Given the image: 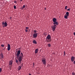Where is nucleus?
I'll list each match as a JSON object with an SVG mask.
<instances>
[{
    "instance_id": "nucleus-25",
    "label": "nucleus",
    "mask_w": 75,
    "mask_h": 75,
    "mask_svg": "<svg viewBox=\"0 0 75 75\" xmlns=\"http://www.w3.org/2000/svg\"><path fill=\"white\" fill-rule=\"evenodd\" d=\"M67 6H66L65 7V10H67Z\"/></svg>"
},
{
    "instance_id": "nucleus-23",
    "label": "nucleus",
    "mask_w": 75,
    "mask_h": 75,
    "mask_svg": "<svg viewBox=\"0 0 75 75\" xmlns=\"http://www.w3.org/2000/svg\"><path fill=\"white\" fill-rule=\"evenodd\" d=\"M14 8H15V9H16V6L14 5Z\"/></svg>"
},
{
    "instance_id": "nucleus-32",
    "label": "nucleus",
    "mask_w": 75,
    "mask_h": 75,
    "mask_svg": "<svg viewBox=\"0 0 75 75\" xmlns=\"http://www.w3.org/2000/svg\"><path fill=\"white\" fill-rule=\"evenodd\" d=\"M33 67H34V65H35V64H34V63H33Z\"/></svg>"
},
{
    "instance_id": "nucleus-14",
    "label": "nucleus",
    "mask_w": 75,
    "mask_h": 75,
    "mask_svg": "<svg viewBox=\"0 0 75 75\" xmlns=\"http://www.w3.org/2000/svg\"><path fill=\"white\" fill-rule=\"evenodd\" d=\"M0 56L3 59L4 58V56H3V53H1L0 54Z\"/></svg>"
},
{
    "instance_id": "nucleus-15",
    "label": "nucleus",
    "mask_w": 75,
    "mask_h": 75,
    "mask_svg": "<svg viewBox=\"0 0 75 75\" xmlns=\"http://www.w3.org/2000/svg\"><path fill=\"white\" fill-rule=\"evenodd\" d=\"M21 69V66H19L18 67V69L19 71H20V69Z\"/></svg>"
},
{
    "instance_id": "nucleus-30",
    "label": "nucleus",
    "mask_w": 75,
    "mask_h": 75,
    "mask_svg": "<svg viewBox=\"0 0 75 75\" xmlns=\"http://www.w3.org/2000/svg\"><path fill=\"white\" fill-rule=\"evenodd\" d=\"M25 32H28V30H27V29H25Z\"/></svg>"
},
{
    "instance_id": "nucleus-10",
    "label": "nucleus",
    "mask_w": 75,
    "mask_h": 75,
    "mask_svg": "<svg viewBox=\"0 0 75 75\" xmlns=\"http://www.w3.org/2000/svg\"><path fill=\"white\" fill-rule=\"evenodd\" d=\"M38 50H39L38 49H36L35 51V54H37V53H38Z\"/></svg>"
},
{
    "instance_id": "nucleus-28",
    "label": "nucleus",
    "mask_w": 75,
    "mask_h": 75,
    "mask_svg": "<svg viewBox=\"0 0 75 75\" xmlns=\"http://www.w3.org/2000/svg\"><path fill=\"white\" fill-rule=\"evenodd\" d=\"M28 28H28V27H26V29L27 30H28Z\"/></svg>"
},
{
    "instance_id": "nucleus-31",
    "label": "nucleus",
    "mask_w": 75,
    "mask_h": 75,
    "mask_svg": "<svg viewBox=\"0 0 75 75\" xmlns=\"http://www.w3.org/2000/svg\"><path fill=\"white\" fill-rule=\"evenodd\" d=\"M70 8H69V9H68L67 10L68 11H70Z\"/></svg>"
},
{
    "instance_id": "nucleus-22",
    "label": "nucleus",
    "mask_w": 75,
    "mask_h": 75,
    "mask_svg": "<svg viewBox=\"0 0 75 75\" xmlns=\"http://www.w3.org/2000/svg\"><path fill=\"white\" fill-rule=\"evenodd\" d=\"M2 71V69L1 68H0V73Z\"/></svg>"
},
{
    "instance_id": "nucleus-27",
    "label": "nucleus",
    "mask_w": 75,
    "mask_h": 75,
    "mask_svg": "<svg viewBox=\"0 0 75 75\" xmlns=\"http://www.w3.org/2000/svg\"><path fill=\"white\" fill-rule=\"evenodd\" d=\"M66 55V53H65V51L64 52V55Z\"/></svg>"
},
{
    "instance_id": "nucleus-36",
    "label": "nucleus",
    "mask_w": 75,
    "mask_h": 75,
    "mask_svg": "<svg viewBox=\"0 0 75 75\" xmlns=\"http://www.w3.org/2000/svg\"><path fill=\"white\" fill-rule=\"evenodd\" d=\"M45 10H46V8H45Z\"/></svg>"
},
{
    "instance_id": "nucleus-2",
    "label": "nucleus",
    "mask_w": 75,
    "mask_h": 75,
    "mask_svg": "<svg viewBox=\"0 0 75 75\" xmlns=\"http://www.w3.org/2000/svg\"><path fill=\"white\" fill-rule=\"evenodd\" d=\"M46 40L47 42H51V35H48L46 37Z\"/></svg>"
},
{
    "instance_id": "nucleus-24",
    "label": "nucleus",
    "mask_w": 75,
    "mask_h": 75,
    "mask_svg": "<svg viewBox=\"0 0 75 75\" xmlns=\"http://www.w3.org/2000/svg\"><path fill=\"white\" fill-rule=\"evenodd\" d=\"M1 46L2 47H4V45H1Z\"/></svg>"
},
{
    "instance_id": "nucleus-18",
    "label": "nucleus",
    "mask_w": 75,
    "mask_h": 75,
    "mask_svg": "<svg viewBox=\"0 0 75 75\" xmlns=\"http://www.w3.org/2000/svg\"><path fill=\"white\" fill-rule=\"evenodd\" d=\"M34 33H35V34H38L37 33V30H35L34 31Z\"/></svg>"
},
{
    "instance_id": "nucleus-17",
    "label": "nucleus",
    "mask_w": 75,
    "mask_h": 75,
    "mask_svg": "<svg viewBox=\"0 0 75 75\" xmlns=\"http://www.w3.org/2000/svg\"><path fill=\"white\" fill-rule=\"evenodd\" d=\"M66 16H69V12H66Z\"/></svg>"
},
{
    "instance_id": "nucleus-4",
    "label": "nucleus",
    "mask_w": 75,
    "mask_h": 75,
    "mask_svg": "<svg viewBox=\"0 0 75 75\" xmlns=\"http://www.w3.org/2000/svg\"><path fill=\"white\" fill-rule=\"evenodd\" d=\"M9 66L10 67L11 69V67H12V65H13V61L12 60L10 61L9 62Z\"/></svg>"
},
{
    "instance_id": "nucleus-16",
    "label": "nucleus",
    "mask_w": 75,
    "mask_h": 75,
    "mask_svg": "<svg viewBox=\"0 0 75 75\" xmlns=\"http://www.w3.org/2000/svg\"><path fill=\"white\" fill-rule=\"evenodd\" d=\"M68 16L67 15H65L64 16V18H66V19L68 18Z\"/></svg>"
},
{
    "instance_id": "nucleus-29",
    "label": "nucleus",
    "mask_w": 75,
    "mask_h": 75,
    "mask_svg": "<svg viewBox=\"0 0 75 75\" xmlns=\"http://www.w3.org/2000/svg\"><path fill=\"white\" fill-rule=\"evenodd\" d=\"M14 3H17V1H14Z\"/></svg>"
},
{
    "instance_id": "nucleus-37",
    "label": "nucleus",
    "mask_w": 75,
    "mask_h": 75,
    "mask_svg": "<svg viewBox=\"0 0 75 75\" xmlns=\"http://www.w3.org/2000/svg\"><path fill=\"white\" fill-rule=\"evenodd\" d=\"M10 19H11V18H10Z\"/></svg>"
},
{
    "instance_id": "nucleus-33",
    "label": "nucleus",
    "mask_w": 75,
    "mask_h": 75,
    "mask_svg": "<svg viewBox=\"0 0 75 75\" xmlns=\"http://www.w3.org/2000/svg\"><path fill=\"white\" fill-rule=\"evenodd\" d=\"M73 64L75 65V60L74 61Z\"/></svg>"
},
{
    "instance_id": "nucleus-34",
    "label": "nucleus",
    "mask_w": 75,
    "mask_h": 75,
    "mask_svg": "<svg viewBox=\"0 0 75 75\" xmlns=\"http://www.w3.org/2000/svg\"><path fill=\"white\" fill-rule=\"evenodd\" d=\"M23 0H20V1H23Z\"/></svg>"
},
{
    "instance_id": "nucleus-1",
    "label": "nucleus",
    "mask_w": 75,
    "mask_h": 75,
    "mask_svg": "<svg viewBox=\"0 0 75 75\" xmlns=\"http://www.w3.org/2000/svg\"><path fill=\"white\" fill-rule=\"evenodd\" d=\"M20 50L18 51L17 54H16L17 57V59H18L19 62H21V61L23 60V54L21 52L20 54Z\"/></svg>"
},
{
    "instance_id": "nucleus-5",
    "label": "nucleus",
    "mask_w": 75,
    "mask_h": 75,
    "mask_svg": "<svg viewBox=\"0 0 75 75\" xmlns=\"http://www.w3.org/2000/svg\"><path fill=\"white\" fill-rule=\"evenodd\" d=\"M2 24L3 27H7V23L6 22H5L4 23V22H3Z\"/></svg>"
},
{
    "instance_id": "nucleus-7",
    "label": "nucleus",
    "mask_w": 75,
    "mask_h": 75,
    "mask_svg": "<svg viewBox=\"0 0 75 75\" xmlns=\"http://www.w3.org/2000/svg\"><path fill=\"white\" fill-rule=\"evenodd\" d=\"M38 34V33H34L33 35L34 38H37Z\"/></svg>"
},
{
    "instance_id": "nucleus-9",
    "label": "nucleus",
    "mask_w": 75,
    "mask_h": 75,
    "mask_svg": "<svg viewBox=\"0 0 75 75\" xmlns=\"http://www.w3.org/2000/svg\"><path fill=\"white\" fill-rule=\"evenodd\" d=\"M10 44H8V48H7V50L8 51H9V50H10Z\"/></svg>"
},
{
    "instance_id": "nucleus-11",
    "label": "nucleus",
    "mask_w": 75,
    "mask_h": 75,
    "mask_svg": "<svg viewBox=\"0 0 75 75\" xmlns=\"http://www.w3.org/2000/svg\"><path fill=\"white\" fill-rule=\"evenodd\" d=\"M53 24H55L56 25H58V22H54L53 23Z\"/></svg>"
},
{
    "instance_id": "nucleus-13",
    "label": "nucleus",
    "mask_w": 75,
    "mask_h": 75,
    "mask_svg": "<svg viewBox=\"0 0 75 75\" xmlns=\"http://www.w3.org/2000/svg\"><path fill=\"white\" fill-rule=\"evenodd\" d=\"M33 42L34 44H37V42L36 41V40H33Z\"/></svg>"
},
{
    "instance_id": "nucleus-26",
    "label": "nucleus",
    "mask_w": 75,
    "mask_h": 75,
    "mask_svg": "<svg viewBox=\"0 0 75 75\" xmlns=\"http://www.w3.org/2000/svg\"><path fill=\"white\" fill-rule=\"evenodd\" d=\"M72 75H75V73L74 72H72Z\"/></svg>"
},
{
    "instance_id": "nucleus-35",
    "label": "nucleus",
    "mask_w": 75,
    "mask_h": 75,
    "mask_svg": "<svg viewBox=\"0 0 75 75\" xmlns=\"http://www.w3.org/2000/svg\"><path fill=\"white\" fill-rule=\"evenodd\" d=\"M29 75H31V74H29Z\"/></svg>"
},
{
    "instance_id": "nucleus-20",
    "label": "nucleus",
    "mask_w": 75,
    "mask_h": 75,
    "mask_svg": "<svg viewBox=\"0 0 75 75\" xmlns=\"http://www.w3.org/2000/svg\"><path fill=\"white\" fill-rule=\"evenodd\" d=\"M48 46L49 47H51V44H48Z\"/></svg>"
},
{
    "instance_id": "nucleus-19",
    "label": "nucleus",
    "mask_w": 75,
    "mask_h": 75,
    "mask_svg": "<svg viewBox=\"0 0 75 75\" xmlns=\"http://www.w3.org/2000/svg\"><path fill=\"white\" fill-rule=\"evenodd\" d=\"M25 7V5H23V7L22 9H23V8H24Z\"/></svg>"
},
{
    "instance_id": "nucleus-12",
    "label": "nucleus",
    "mask_w": 75,
    "mask_h": 75,
    "mask_svg": "<svg viewBox=\"0 0 75 75\" xmlns=\"http://www.w3.org/2000/svg\"><path fill=\"white\" fill-rule=\"evenodd\" d=\"M57 19L55 18H54L53 19V22H54V23L56 22V21H57Z\"/></svg>"
},
{
    "instance_id": "nucleus-3",
    "label": "nucleus",
    "mask_w": 75,
    "mask_h": 75,
    "mask_svg": "<svg viewBox=\"0 0 75 75\" xmlns=\"http://www.w3.org/2000/svg\"><path fill=\"white\" fill-rule=\"evenodd\" d=\"M41 62L45 66H46V61L45 60V58L42 59L41 61Z\"/></svg>"
},
{
    "instance_id": "nucleus-8",
    "label": "nucleus",
    "mask_w": 75,
    "mask_h": 75,
    "mask_svg": "<svg viewBox=\"0 0 75 75\" xmlns=\"http://www.w3.org/2000/svg\"><path fill=\"white\" fill-rule=\"evenodd\" d=\"M74 59H75V57L74 56H72L71 58V60L72 62L74 61Z\"/></svg>"
},
{
    "instance_id": "nucleus-6",
    "label": "nucleus",
    "mask_w": 75,
    "mask_h": 75,
    "mask_svg": "<svg viewBox=\"0 0 75 75\" xmlns=\"http://www.w3.org/2000/svg\"><path fill=\"white\" fill-rule=\"evenodd\" d=\"M57 25L56 24L52 26V30L53 31H55V29L56 28V26Z\"/></svg>"
},
{
    "instance_id": "nucleus-21",
    "label": "nucleus",
    "mask_w": 75,
    "mask_h": 75,
    "mask_svg": "<svg viewBox=\"0 0 75 75\" xmlns=\"http://www.w3.org/2000/svg\"><path fill=\"white\" fill-rule=\"evenodd\" d=\"M16 63H18V60L17 59L16 60Z\"/></svg>"
}]
</instances>
